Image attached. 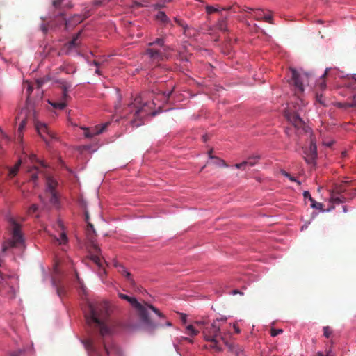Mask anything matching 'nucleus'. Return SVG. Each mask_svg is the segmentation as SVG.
Here are the masks:
<instances>
[{
	"label": "nucleus",
	"mask_w": 356,
	"mask_h": 356,
	"mask_svg": "<svg viewBox=\"0 0 356 356\" xmlns=\"http://www.w3.org/2000/svg\"><path fill=\"white\" fill-rule=\"evenodd\" d=\"M111 309L106 301L88 303V311L85 312V317L88 324L98 330L99 334L104 337L110 334L111 329L108 325Z\"/></svg>",
	"instance_id": "nucleus-1"
},
{
	"label": "nucleus",
	"mask_w": 356,
	"mask_h": 356,
	"mask_svg": "<svg viewBox=\"0 0 356 356\" xmlns=\"http://www.w3.org/2000/svg\"><path fill=\"white\" fill-rule=\"evenodd\" d=\"M119 298L122 300H125L130 303V305L134 307L138 314L140 319L143 325L148 329L154 330L155 328L163 326L161 323H154L150 318V311L154 312L160 318H165V316L155 307L152 305L145 303L142 305L138 300L134 298L130 297L122 293H118Z\"/></svg>",
	"instance_id": "nucleus-2"
},
{
	"label": "nucleus",
	"mask_w": 356,
	"mask_h": 356,
	"mask_svg": "<svg viewBox=\"0 0 356 356\" xmlns=\"http://www.w3.org/2000/svg\"><path fill=\"white\" fill-rule=\"evenodd\" d=\"M149 104L147 102L143 103L141 96L138 95L128 105V112L133 113L134 119L131 120V123L134 127L141 125V123L137 122L138 120H141L143 118L148 115L149 113V110L147 109Z\"/></svg>",
	"instance_id": "nucleus-3"
},
{
	"label": "nucleus",
	"mask_w": 356,
	"mask_h": 356,
	"mask_svg": "<svg viewBox=\"0 0 356 356\" xmlns=\"http://www.w3.org/2000/svg\"><path fill=\"white\" fill-rule=\"evenodd\" d=\"M349 183V181H344L335 186L334 190L330 194V200L333 203H343L352 198V196L349 195V190L347 188Z\"/></svg>",
	"instance_id": "nucleus-4"
},
{
	"label": "nucleus",
	"mask_w": 356,
	"mask_h": 356,
	"mask_svg": "<svg viewBox=\"0 0 356 356\" xmlns=\"http://www.w3.org/2000/svg\"><path fill=\"white\" fill-rule=\"evenodd\" d=\"M290 74L289 83L294 86L296 93L302 92L305 84H308L309 82L308 75L305 73H300L295 69H291Z\"/></svg>",
	"instance_id": "nucleus-5"
},
{
	"label": "nucleus",
	"mask_w": 356,
	"mask_h": 356,
	"mask_svg": "<svg viewBox=\"0 0 356 356\" xmlns=\"http://www.w3.org/2000/svg\"><path fill=\"white\" fill-rule=\"evenodd\" d=\"M14 281L13 277L4 275L0 271V291L7 294L9 298L15 296Z\"/></svg>",
	"instance_id": "nucleus-6"
},
{
	"label": "nucleus",
	"mask_w": 356,
	"mask_h": 356,
	"mask_svg": "<svg viewBox=\"0 0 356 356\" xmlns=\"http://www.w3.org/2000/svg\"><path fill=\"white\" fill-rule=\"evenodd\" d=\"M13 225L12 239L8 242L10 247H17L23 243V237L21 233L20 225L13 219L11 220Z\"/></svg>",
	"instance_id": "nucleus-7"
},
{
	"label": "nucleus",
	"mask_w": 356,
	"mask_h": 356,
	"mask_svg": "<svg viewBox=\"0 0 356 356\" xmlns=\"http://www.w3.org/2000/svg\"><path fill=\"white\" fill-rule=\"evenodd\" d=\"M220 332V326L216 324V321H214L209 327L204 328L202 332L204 339L206 341H214V339L219 335Z\"/></svg>",
	"instance_id": "nucleus-8"
},
{
	"label": "nucleus",
	"mask_w": 356,
	"mask_h": 356,
	"mask_svg": "<svg viewBox=\"0 0 356 356\" xmlns=\"http://www.w3.org/2000/svg\"><path fill=\"white\" fill-rule=\"evenodd\" d=\"M87 238L89 242L90 243V248L93 250L95 253H99L100 252V248L98 246V245L95 243V236H96V232L95 230L94 226L92 223L88 222L87 225Z\"/></svg>",
	"instance_id": "nucleus-9"
},
{
	"label": "nucleus",
	"mask_w": 356,
	"mask_h": 356,
	"mask_svg": "<svg viewBox=\"0 0 356 356\" xmlns=\"http://www.w3.org/2000/svg\"><path fill=\"white\" fill-rule=\"evenodd\" d=\"M284 117L296 128H303L305 123L302 120L296 113L289 110L284 111Z\"/></svg>",
	"instance_id": "nucleus-10"
},
{
	"label": "nucleus",
	"mask_w": 356,
	"mask_h": 356,
	"mask_svg": "<svg viewBox=\"0 0 356 356\" xmlns=\"http://www.w3.org/2000/svg\"><path fill=\"white\" fill-rule=\"evenodd\" d=\"M70 87H71V84H70L67 82H63L62 83L63 99L64 100H66L69 97V96L67 95V91ZM49 103L54 108L60 109V110L64 109L67 106L65 101H61V102H49Z\"/></svg>",
	"instance_id": "nucleus-11"
},
{
	"label": "nucleus",
	"mask_w": 356,
	"mask_h": 356,
	"mask_svg": "<svg viewBox=\"0 0 356 356\" xmlns=\"http://www.w3.org/2000/svg\"><path fill=\"white\" fill-rule=\"evenodd\" d=\"M109 124V122H106L104 124L97 125L92 128H84L83 135L86 138H91L93 136L104 132Z\"/></svg>",
	"instance_id": "nucleus-12"
},
{
	"label": "nucleus",
	"mask_w": 356,
	"mask_h": 356,
	"mask_svg": "<svg viewBox=\"0 0 356 356\" xmlns=\"http://www.w3.org/2000/svg\"><path fill=\"white\" fill-rule=\"evenodd\" d=\"M81 32L77 33L72 38V40L65 44L63 50L65 51L66 54H70L74 49H76L80 46L79 36Z\"/></svg>",
	"instance_id": "nucleus-13"
},
{
	"label": "nucleus",
	"mask_w": 356,
	"mask_h": 356,
	"mask_svg": "<svg viewBox=\"0 0 356 356\" xmlns=\"http://www.w3.org/2000/svg\"><path fill=\"white\" fill-rule=\"evenodd\" d=\"M167 51L156 49L154 47L148 48L146 50V54L149 56V58L154 61H160L163 59L165 53Z\"/></svg>",
	"instance_id": "nucleus-14"
},
{
	"label": "nucleus",
	"mask_w": 356,
	"mask_h": 356,
	"mask_svg": "<svg viewBox=\"0 0 356 356\" xmlns=\"http://www.w3.org/2000/svg\"><path fill=\"white\" fill-rule=\"evenodd\" d=\"M222 341L225 346L228 348L229 350L234 353L236 356H243V349L239 345L229 343L225 338L221 337Z\"/></svg>",
	"instance_id": "nucleus-15"
},
{
	"label": "nucleus",
	"mask_w": 356,
	"mask_h": 356,
	"mask_svg": "<svg viewBox=\"0 0 356 356\" xmlns=\"http://www.w3.org/2000/svg\"><path fill=\"white\" fill-rule=\"evenodd\" d=\"M36 129L38 130V134L46 142L48 141V138L46 136H44V134H47V136L51 138L54 137V134L49 130L47 126L44 124H37Z\"/></svg>",
	"instance_id": "nucleus-16"
},
{
	"label": "nucleus",
	"mask_w": 356,
	"mask_h": 356,
	"mask_svg": "<svg viewBox=\"0 0 356 356\" xmlns=\"http://www.w3.org/2000/svg\"><path fill=\"white\" fill-rule=\"evenodd\" d=\"M329 70L330 68H326L324 73L321 76V77L318 80H316L315 85L316 90H324L326 89V78Z\"/></svg>",
	"instance_id": "nucleus-17"
},
{
	"label": "nucleus",
	"mask_w": 356,
	"mask_h": 356,
	"mask_svg": "<svg viewBox=\"0 0 356 356\" xmlns=\"http://www.w3.org/2000/svg\"><path fill=\"white\" fill-rule=\"evenodd\" d=\"M114 266L115 267L118 268V271L122 275H124L126 277V278L127 279V280L129 282L130 284L133 287H134L136 285V283H135L134 280L131 278V273L129 271H127L122 265L118 264V262H115Z\"/></svg>",
	"instance_id": "nucleus-18"
},
{
	"label": "nucleus",
	"mask_w": 356,
	"mask_h": 356,
	"mask_svg": "<svg viewBox=\"0 0 356 356\" xmlns=\"http://www.w3.org/2000/svg\"><path fill=\"white\" fill-rule=\"evenodd\" d=\"M312 140L308 143V145L302 147V156L306 163L309 164L312 162Z\"/></svg>",
	"instance_id": "nucleus-19"
},
{
	"label": "nucleus",
	"mask_w": 356,
	"mask_h": 356,
	"mask_svg": "<svg viewBox=\"0 0 356 356\" xmlns=\"http://www.w3.org/2000/svg\"><path fill=\"white\" fill-rule=\"evenodd\" d=\"M216 28L222 31H227V17H222L218 19L216 24Z\"/></svg>",
	"instance_id": "nucleus-20"
},
{
	"label": "nucleus",
	"mask_w": 356,
	"mask_h": 356,
	"mask_svg": "<svg viewBox=\"0 0 356 356\" xmlns=\"http://www.w3.org/2000/svg\"><path fill=\"white\" fill-rule=\"evenodd\" d=\"M154 45H158L164 51H167L169 49V47L168 46L165 45V39L163 38H158L155 39L153 42L149 43V46H154Z\"/></svg>",
	"instance_id": "nucleus-21"
},
{
	"label": "nucleus",
	"mask_w": 356,
	"mask_h": 356,
	"mask_svg": "<svg viewBox=\"0 0 356 356\" xmlns=\"http://www.w3.org/2000/svg\"><path fill=\"white\" fill-rule=\"evenodd\" d=\"M83 343L85 346V348L87 349V350L90 351V352L97 351V347L95 344L94 341L92 339H86Z\"/></svg>",
	"instance_id": "nucleus-22"
},
{
	"label": "nucleus",
	"mask_w": 356,
	"mask_h": 356,
	"mask_svg": "<svg viewBox=\"0 0 356 356\" xmlns=\"http://www.w3.org/2000/svg\"><path fill=\"white\" fill-rule=\"evenodd\" d=\"M174 20L177 25L183 28L184 33L186 36L188 35L187 31L189 30V26L186 24V23L178 17H175Z\"/></svg>",
	"instance_id": "nucleus-23"
},
{
	"label": "nucleus",
	"mask_w": 356,
	"mask_h": 356,
	"mask_svg": "<svg viewBox=\"0 0 356 356\" xmlns=\"http://www.w3.org/2000/svg\"><path fill=\"white\" fill-rule=\"evenodd\" d=\"M316 102L323 106H328V100L323 97V95L316 91Z\"/></svg>",
	"instance_id": "nucleus-24"
},
{
	"label": "nucleus",
	"mask_w": 356,
	"mask_h": 356,
	"mask_svg": "<svg viewBox=\"0 0 356 356\" xmlns=\"http://www.w3.org/2000/svg\"><path fill=\"white\" fill-rule=\"evenodd\" d=\"M57 185V183L56 181H54L52 179L49 178L47 179V188L46 191V193H50V192H56L55 188Z\"/></svg>",
	"instance_id": "nucleus-25"
},
{
	"label": "nucleus",
	"mask_w": 356,
	"mask_h": 356,
	"mask_svg": "<svg viewBox=\"0 0 356 356\" xmlns=\"http://www.w3.org/2000/svg\"><path fill=\"white\" fill-rule=\"evenodd\" d=\"M21 163H22L21 160H19L17 161V163L15 165V166L10 169L8 175L10 177H13L17 175V173L19 169V167L21 165Z\"/></svg>",
	"instance_id": "nucleus-26"
},
{
	"label": "nucleus",
	"mask_w": 356,
	"mask_h": 356,
	"mask_svg": "<svg viewBox=\"0 0 356 356\" xmlns=\"http://www.w3.org/2000/svg\"><path fill=\"white\" fill-rule=\"evenodd\" d=\"M156 17V19L158 20H160V21H161L163 23H168V22H170L169 18L168 17V16L165 15V13L164 12L159 11L157 13Z\"/></svg>",
	"instance_id": "nucleus-27"
},
{
	"label": "nucleus",
	"mask_w": 356,
	"mask_h": 356,
	"mask_svg": "<svg viewBox=\"0 0 356 356\" xmlns=\"http://www.w3.org/2000/svg\"><path fill=\"white\" fill-rule=\"evenodd\" d=\"M102 344H103V346H104V348L106 353L107 355H109L111 351H116L118 352V349L117 348L116 346L115 345H112V346L110 348L105 342L104 340L102 341Z\"/></svg>",
	"instance_id": "nucleus-28"
},
{
	"label": "nucleus",
	"mask_w": 356,
	"mask_h": 356,
	"mask_svg": "<svg viewBox=\"0 0 356 356\" xmlns=\"http://www.w3.org/2000/svg\"><path fill=\"white\" fill-rule=\"evenodd\" d=\"M254 15H252V17H254L257 20H261L263 19L264 13L263 10L260 8L254 9L253 11Z\"/></svg>",
	"instance_id": "nucleus-29"
},
{
	"label": "nucleus",
	"mask_w": 356,
	"mask_h": 356,
	"mask_svg": "<svg viewBox=\"0 0 356 356\" xmlns=\"http://www.w3.org/2000/svg\"><path fill=\"white\" fill-rule=\"evenodd\" d=\"M29 172L31 173V179L33 181H36L37 179H38V175H37V173H38V168L34 166L31 168H30L29 170Z\"/></svg>",
	"instance_id": "nucleus-30"
},
{
	"label": "nucleus",
	"mask_w": 356,
	"mask_h": 356,
	"mask_svg": "<svg viewBox=\"0 0 356 356\" xmlns=\"http://www.w3.org/2000/svg\"><path fill=\"white\" fill-rule=\"evenodd\" d=\"M212 152H213V149H211L209 152V156L211 159H215L217 162H216V164L218 165H222V166H224V167H227V165L226 164L225 161L222 159H220L217 157H215V156H213L211 155L212 154Z\"/></svg>",
	"instance_id": "nucleus-31"
},
{
	"label": "nucleus",
	"mask_w": 356,
	"mask_h": 356,
	"mask_svg": "<svg viewBox=\"0 0 356 356\" xmlns=\"http://www.w3.org/2000/svg\"><path fill=\"white\" fill-rule=\"evenodd\" d=\"M246 166L252 167V163H251L250 161H243L241 163H236L235 165V167L236 168L242 169V170H245Z\"/></svg>",
	"instance_id": "nucleus-32"
},
{
	"label": "nucleus",
	"mask_w": 356,
	"mask_h": 356,
	"mask_svg": "<svg viewBox=\"0 0 356 356\" xmlns=\"http://www.w3.org/2000/svg\"><path fill=\"white\" fill-rule=\"evenodd\" d=\"M187 334L190 336H195L199 333V331L195 330L192 325L186 326Z\"/></svg>",
	"instance_id": "nucleus-33"
},
{
	"label": "nucleus",
	"mask_w": 356,
	"mask_h": 356,
	"mask_svg": "<svg viewBox=\"0 0 356 356\" xmlns=\"http://www.w3.org/2000/svg\"><path fill=\"white\" fill-rule=\"evenodd\" d=\"M49 196L50 202L53 204L58 202V197L56 192L46 193Z\"/></svg>",
	"instance_id": "nucleus-34"
},
{
	"label": "nucleus",
	"mask_w": 356,
	"mask_h": 356,
	"mask_svg": "<svg viewBox=\"0 0 356 356\" xmlns=\"http://www.w3.org/2000/svg\"><path fill=\"white\" fill-rule=\"evenodd\" d=\"M236 7L240 8V6L238 5L236 3H235L230 6L222 7L220 8V11L221 10H226V11L232 10L234 13H236Z\"/></svg>",
	"instance_id": "nucleus-35"
},
{
	"label": "nucleus",
	"mask_w": 356,
	"mask_h": 356,
	"mask_svg": "<svg viewBox=\"0 0 356 356\" xmlns=\"http://www.w3.org/2000/svg\"><path fill=\"white\" fill-rule=\"evenodd\" d=\"M205 9H206V12L207 14L210 15V14H212L213 13H220V8H215L213 6H209L207 5L206 7H205Z\"/></svg>",
	"instance_id": "nucleus-36"
},
{
	"label": "nucleus",
	"mask_w": 356,
	"mask_h": 356,
	"mask_svg": "<svg viewBox=\"0 0 356 356\" xmlns=\"http://www.w3.org/2000/svg\"><path fill=\"white\" fill-rule=\"evenodd\" d=\"M211 342V344L210 345V348L215 349L218 352L222 351V348L218 346V341L216 339H214V341H209Z\"/></svg>",
	"instance_id": "nucleus-37"
},
{
	"label": "nucleus",
	"mask_w": 356,
	"mask_h": 356,
	"mask_svg": "<svg viewBox=\"0 0 356 356\" xmlns=\"http://www.w3.org/2000/svg\"><path fill=\"white\" fill-rule=\"evenodd\" d=\"M315 356H335V355L332 353V349H326L325 352H318Z\"/></svg>",
	"instance_id": "nucleus-38"
},
{
	"label": "nucleus",
	"mask_w": 356,
	"mask_h": 356,
	"mask_svg": "<svg viewBox=\"0 0 356 356\" xmlns=\"http://www.w3.org/2000/svg\"><path fill=\"white\" fill-rule=\"evenodd\" d=\"M29 159H30V161H31L32 163H33V162H38V163H40V165H41L42 167H44V168H47V164H46L45 163H44V162H43V161H39V160H38V159H37V158H36V156H35V154H31V155L29 156Z\"/></svg>",
	"instance_id": "nucleus-39"
},
{
	"label": "nucleus",
	"mask_w": 356,
	"mask_h": 356,
	"mask_svg": "<svg viewBox=\"0 0 356 356\" xmlns=\"http://www.w3.org/2000/svg\"><path fill=\"white\" fill-rule=\"evenodd\" d=\"M57 241H59L60 244H65L67 242V237L65 232H62L60 235V239L57 238Z\"/></svg>",
	"instance_id": "nucleus-40"
},
{
	"label": "nucleus",
	"mask_w": 356,
	"mask_h": 356,
	"mask_svg": "<svg viewBox=\"0 0 356 356\" xmlns=\"http://www.w3.org/2000/svg\"><path fill=\"white\" fill-rule=\"evenodd\" d=\"M282 332H283L282 329H275V328L270 329V335L273 337L277 336L280 334H282Z\"/></svg>",
	"instance_id": "nucleus-41"
},
{
	"label": "nucleus",
	"mask_w": 356,
	"mask_h": 356,
	"mask_svg": "<svg viewBox=\"0 0 356 356\" xmlns=\"http://www.w3.org/2000/svg\"><path fill=\"white\" fill-rule=\"evenodd\" d=\"M316 209L319 210L320 211H324L325 209L323 208V204L321 203L317 202L314 200H313V209Z\"/></svg>",
	"instance_id": "nucleus-42"
},
{
	"label": "nucleus",
	"mask_w": 356,
	"mask_h": 356,
	"mask_svg": "<svg viewBox=\"0 0 356 356\" xmlns=\"http://www.w3.org/2000/svg\"><path fill=\"white\" fill-rule=\"evenodd\" d=\"M38 209V207L37 204H33L32 205H31L28 209V213L29 214H33L35 213Z\"/></svg>",
	"instance_id": "nucleus-43"
},
{
	"label": "nucleus",
	"mask_w": 356,
	"mask_h": 356,
	"mask_svg": "<svg viewBox=\"0 0 356 356\" xmlns=\"http://www.w3.org/2000/svg\"><path fill=\"white\" fill-rule=\"evenodd\" d=\"M332 331L330 327L326 326V327H323V335L326 338H329L330 337V335L332 334Z\"/></svg>",
	"instance_id": "nucleus-44"
},
{
	"label": "nucleus",
	"mask_w": 356,
	"mask_h": 356,
	"mask_svg": "<svg viewBox=\"0 0 356 356\" xmlns=\"http://www.w3.org/2000/svg\"><path fill=\"white\" fill-rule=\"evenodd\" d=\"M259 159H260L259 156H251V157L248 158L246 160V161H250L251 163H252V166H254L258 162Z\"/></svg>",
	"instance_id": "nucleus-45"
},
{
	"label": "nucleus",
	"mask_w": 356,
	"mask_h": 356,
	"mask_svg": "<svg viewBox=\"0 0 356 356\" xmlns=\"http://www.w3.org/2000/svg\"><path fill=\"white\" fill-rule=\"evenodd\" d=\"M262 19L268 23L273 24V17L270 15H265L264 14Z\"/></svg>",
	"instance_id": "nucleus-46"
},
{
	"label": "nucleus",
	"mask_w": 356,
	"mask_h": 356,
	"mask_svg": "<svg viewBox=\"0 0 356 356\" xmlns=\"http://www.w3.org/2000/svg\"><path fill=\"white\" fill-rule=\"evenodd\" d=\"M26 118L22 119V122L19 124L18 131L19 132L22 131L23 129L26 127Z\"/></svg>",
	"instance_id": "nucleus-47"
},
{
	"label": "nucleus",
	"mask_w": 356,
	"mask_h": 356,
	"mask_svg": "<svg viewBox=\"0 0 356 356\" xmlns=\"http://www.w3.org/2000/svg\"><path fill=\"white\" fill-rule=\"evenodd\" d=\"M92 260L97 264L99 266H101V259L98 255H93L92 257Z\"/></svg>",
	"instance_id": "nucleus-48"
},
{
	"label": "nucleus",
	"mask_w": 356,
	"mask_h": 356,
	"mask_svg": "<svg viewBox=\"0 0 356 356\" xmlns=\"http://www.w3.org/2000/svg\"><path fill=\"white\" fill-rule=\"evenodd\" d=\"M254 10V8H249V7H247V6H244L241 8V12H247V13H249L250 15V17H252V12H253Z\"/></svg>",
	"instance_id": "nucleus-49"
},
{
	"label": "nucleus",
	"mask_w": 356,
	"mask_h": 356,
	"mask_svg": "<svg viewBox=\"0 0 356 356\" xmlns=\"http://www.w3.org/2000/svg\"><path fill=\"white\" fill-rule=\"evenodd\" d=\"M346 107L356 108V97H354L351 103L346 104Z\"/></svg>",
	"instance_id": "nucleus-50"
},
{
	"label": "nucleus",
	"mask_w": 356,
	"mask_h": 356,
	"mask_svg": "<svg viewBox=\"0 0 356 356\" xmlns=\"http://www.w3.org/2000/svg\"><path fill=\"white\" fill-rule=\"evenodd\" d=\"M40 29L42 30V31L44 33V34H47V32H48V25L47 24H42L40 26Z\"/></svg>",
	"instance_id": "nucleus-51"
},
{
	"label": "nucleus",
	"mask_w": 356,
	"mask_h": 356,
	"mask_svg": "<svg viewBox=\"0 0 356 356\" xmlns=\"http://www.w3.org/2000/svg\"><path fill=\"white\" fill-rule=\"evenodd\" d=\"M65 293V290L62 287H57V294L58 296L62 297L63 295Z\"/></svg>",
	"instance_id": "nucleus-52"
},
{
	"label": "nucleus",
	"mask_w": 356,
	"mask_h": 356,
	"mask_svg": "<svg viewBox=\"0 0 356 356\" xmlns=\"http://www.w3.org/2000/svg\"><path fill=\"white\" fill-rule=\"evenodd\" d=\"M312 154H313V160H314V158H315V156H316L317 153H316V147L314 146V145H313ZM315 164L316 163H315L314 161H313V168L314 167Z\"/></svg>",
	"instance_id": "nucleus-53"
},
{
	"label": "nucleus",
	"mask_w": 356,
	"mask_h": 356,
	"mask_svg": "<svg viewBox=\"0 0 356 356\" xmlns=\"http://www.w3.org/2000/svg\"><path fill=\"white\" fill-rule=\"evenodd\" d=\"M22 353V350H18L13 351V353H11L10 356H21Z\"/></svg>",
	"instance_id": "nucleus-54"
},
{
	"label": "nucleus",
	"mask_w": 356,
	"mask_h": 356,
	"mask_svg": "<svg viewBox=\"0 0 356 356\" xmlns=\"http://www.w3.org/2000/svg\"><path fill=\"white\" fill-rule=\"evenodd\" d=\"M61 2H62V0H54L53 1V5L55 8H58L60 6Z\"/></svg>",
	"instance_id": "nucleus-55"
},
{
	"label": "nucleus",
	"mask_w": 356,
	"mask_h": 356,
	"mask_svg": "<svg viewBox=\"0 0 356 356\" xmlns=\"http://www.w3.org/2000/svg\"><path fill=\"white\" fill-rule=\"evenodd\" d=\"M187 320V316L185 314H181V321L183 323H186Z\"/></svg>",
	"instance_id": "nucleus-56"
},
{
	"label": "nucleus",
	"mask_w": 356,
	"mask_h": 356,
	"mask_svg": "<svg viewBox=\"0 0 356 356\" xmlns=\"http://www.w3.org/2000/svg\"><path fill=\"white\" fill-rule=\"evenodd\" d=\"M280 173L287 178L291 177V174L288 173L286 171L284 170H281Z\"/></svg>",
	"instance_id": "nucleus-57"
},
{
	"label": "nucleus",
	"mask_w": 356,
	"mask_h": 356,
	"mask_svg": "<svg viewBox=\"0 0 356 356\" xmlns=\"http://www.w3.org/2000/svg\"><path fill=\"white\" fill-rule=\"evenodd\" d=\"M304 196L312 201V195L309 193V191H305Z\"/></svg>",
	"instance_id": "nucleus-58"
},
{
	"label": "nucleus",
	"mask_w": 356,
	"mask_h": 356,
	"mask_svg": "<svg viewBox=\"0 0 356 356\" xmlns=\"http://www.w3.org/2000/svg\"><path fill=\"white\" fill-rule=\"evenodd\" d=\"M32 91H33V88H32V86H28V88H27L28 95H30V94L32 92Z\"/></svg>",
	"instance_id": "nucleus-59"
},
{
	"label": "nucleus",
	"mask_w": 356,
	"mask_h": 356,
	"mask_svg": "<svg viewBox=\"0 0 356 356\" xmlns=\"http://www.w3.org/2000/svg\"><path fill=\"white\" fill-rule=\"evenodd\" d=\"M234 331L236 333H239L240 332V329L238 326H236V325H234Z\"/></svg>",
	"instance_id": "nucleus-60"
},
{
	"label": "nucleus",
	"mask_w": 356,
	"mask_h": 356,
	"mask_svg": "<svg viewBox=\"0 0 356 356\" xmlns=\"http://www.w3.org/2000/svg\"><path fill=\"white\" fill-rule=\"evenodd\" d=\"M183 340H185V341H188L189 343H193V339H191L188 337H183Z\"/></svg>",
	"instance_id": "nucleus-61"
},
{
	"label": "nucleus",
	"mask_w": 356,
	"mask_h": 356,
	"mask_svg": "<svg viewBox=\"0 0 356 356\" xmlns=\"http://www.w3.org/2000/svg\"><path fill=\"white\" fill-rule=\"evenodd\" d=\"M289 179L291 181H297V182H298V184H300V182H299V181H298L296 180V179L294 177H293L291 175V177H289Z\"/></svg>",
	"instance_id": "nucleus-62"
},
{
	"label": "nucleus",
	"mask_w": 356,
	"mask_h": 356,
	"mask_svg": "<svg viewBox=\"0 0 356 356\" xmlns=\"http://www.w3.org/2000/svg\"><path fill=\"white\" fill-rule=\"evenodd\" d=\"M102 3V1L100 0H95L94 1V4L95 6H100Z\"/></svg>",
	"instance_id": "nucleus-63"
},
{
	"label": "nucleus",
	"mask_w": 356,
	"mask_h": 356,
	"mask_svg": "<svg viewBox=\"0 0 356 356\" xmlns=\"http://www.w3.org/2000/svg\"><path fill=\"white\" fill-rule=\"evenodd\" d=\"M237 293L243 294V293L239 292L238 290H233L232 291V294L235 295V294H237Z\"/></svg>",
	"instance_id": "nucleus-64"
}]
</instances>
